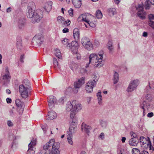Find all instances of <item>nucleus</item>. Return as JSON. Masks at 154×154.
I'll list each match as a JSON object with an SVG mask.
<instances>
[{
    "instance_id": "nucleus-25",
    "label": "nucleus",
    "mask_w": 154,
    "mask_h": 154,
    "mask_svg": "<svg viewBox=\"0 0 154 154\" xmlns=\"http://www.w3.org/2000/svg\"><path fill=\"white\" fill-rule=\"evenodd\" d=\"M76 127L70 126L69 128V132H68V135L70 137L72 136L73 134L76 132Z\"/></svg>"
},
{
    "instance_id": "nucleus-56",
    "label": "nucleus",
    "mask_w": 154,
    "mask_h": 154,
    "mask_svg": "<svg viewBox=\"0 0 154 154\" xmlns=\"http://www.w3.org/2000/svg\"><path fill=\"white\" fill-rule=\"evenodd\" d=\"M6 101L8 103H10L11 102V99L10 98H8L6 99Z\"/></svg>"
},
{
    "instance_id": "nucleus-41",
    "label": "nucleus",
    "mask_w": 154,
    "mask_h": 154,
    "mask_svg": "<svg viewBox=\"0 0 154 154\" xmlns=\"http://www.w3.org/2000/svg\"><path fill=\"white\" fill-rule=\"evenodd\" d=\"M100 122L102 128H106L107 126V123L106 122L101 120L100 121Z\"/></svg>"
},
{
    "instance_id": "nucleus-57",
    "label": "nucleus",
    "mask_w": 154,
    "mask_h": 154,
    "mask_svg": "<svg viewBox=\"0 0 154 154\" xmlns=\"http://www.w3.org/2000/svg\"><path fill=\"white\" fill-rule=\"evenodd\" d=\"M91 97H88L87 98V101L88 103H89L91 100Z\"/></svg>"
},
{
    "instance_id": "nucleus-8",
    "label": "nucleus",
    "mask_w": 154,
    "mask_h": 154,
    "mask_svg": "<svg viewBox=\"0 0 154 154\" xmlns=\"http://www.w3.org/2000/svg\"><path fill=\"white\" fill-rule=\"evenodd\" d=\"M139 83V81L137 79L131 81L130 83L127 91L128 92H131L135 90Z\"/></svg>"
},
{
    "instance_id": "nucleus-36",
    "label": "nucleus",
    "mask_w": 154,
    "mask_h": 154,
    "mask_svg": "<svg viewBox=\"0 0 154 154\" xmlns=\"http://www.w3.org/2000/svg\"><path fill=\"white\" fill-rule=\"evenodd\" d=\"M113 80L114 84H116L118 82L119 80V74L116 72H115L114 74Z\"/></svg>"
},
{
    "instance_id": "nucleus-1",
    "label": "nucleus",
    "mask_w": 154,
    "mask_h": 154,
    "mask_svg": "<svg viewBox=\"0 0 154 154\" xmlns=\"http://www.w3.org/2000/svg\"><path fill=\"white\" fill-rule=\"evenodd\" d=\"M33 2L29 3L28 7L27 8L26 15L28 18L31 19V21L33 23L39 22L42 18L43 16V12L40 9H38L36 11L33 10L31 5H34Z\"/></svg>"
},
{
    "instance_id": "nucleus-63",
    "label": "nucleus",
    "mask_w": 154,
    "mask_h": 154,
    "mask_svg": "<svg viewBox=\"0 0 154 154\" xmlns=\"http://www.w3.org/2000/svg\"><path fill=\"white\" fill-rule=\"evenodd\" d=\"M24 55H22L21 56V57H20V61L22 62H23V59H24Z\"/></svg>"
},
{
    "instance_id": "nucleus-32",
    "label": "nucleus",
    "mask_w": 154,
    "mask_h": 154,
    "mask_svg": "<svg viewBox=\"0 0 154 154\" xmlns=\"http://www.w3.org/2000/svg\"><path fill=\"white\" fill-rule=\"evenodd\" d=\"M54 67V69H57L60 68V66L59 65L57 60L55 58H54L53 59Z\"/></svg>"
},
{
    "instance_id": "nucleus-6",
    "label": "nucleus",
    "mask_w": 154,
    "mask_h": 154,
    "mask_svg": "<svg viewBox=\"0 0 154 154\" xmlns=\"http://www.w3.org/2000/svg\"><path fill=\"white\" fill-rule=\"evenodd\" d=\"M137 12V15L141 19H144L145 18L146 13L143 10V4L138 5L136 6Z\"/></svg>"
},
{
    "instance_id": "nucleus-35",
    "label": "nucleus",
    "mask_w": 154,
    "mask_h": 154,
    "mask_svg": "<svg viewBox=\"0 0 154 154\" xmlns=\"http://www.w3.org/2000/svg\"><path fill=\"white\" fill-rule=\"evenodd\" d=\"M57 21L58 23L62 24H65V20L62 16H60L57 18Z\"/></svg>"
},
{
    "instance_id": "nucleus-7",
    "label": "nucleus",
    "mask_w": 154,
    "mask_h": 154,
    "mask_svg": "<svg viewBox=\"0 0 154 154\" xmlns=\"http://www.w3.org/2000/svg\"><path fill=\"white\" fill-rule=\"evenodd\" d=\"M55 142L54 139H51L43 147V149L45 151H47L45 154H50L51 153V149L52 146L55 144Z\"/></svg>"
},
{
    "instance_id": "nucleus-55",
    "label": "nucleus",
    "mask_w": 154,
    "mask_h": 154,
    "mask_svg": "<svg viewBox=\"0 0 154 154\" xmlns=\"http://www.w3.org/2000/svg\"><path fill=\"white\" fill-rule=\"evenodd\" d=\"M70 23V21L69 20H67L66 21L65 20V24L67 25H69Z\"/></svg>"
},
{
    "instance_id": "nucleus-62",
    "label": "nucleus",
    "mask_w": 154,
    "mask_h": 154,
    "mask_svg": "<svg viewBox=\"0 0 154 154\" xmlns=\"http://www.w3.org/2000/svg\"><path fill=\"white\" fill-rule=\"evenodd\" d=\"M108 49L109 50V51H112L113 50V48L112 47V46L108 47Z\"/></svg>"
},
{
    "instance_id": "nucleus-12",
    "label": "nucleus",
    "mask_w": 154,
    "mask_h": 154,
    "mask_svg": "<svg viewBox=\"0 0 154 154\" xmlns=\"http://www.w3.org/2000/svg\"><path fill=\"white\" fill-rule=\"evenodd\" d=\"M44 38L41 34H37L33 38V40L38 45H41L43 41Z\"/></svg>"
},
{
    "instance_id": "nucleus-11",
    "label": "nucleus",
    "mask_w": 154,
    "mask_h": 154,
    "mask_svg": "<svg viewBox=\"0 0 154 154\" xmlns=\"http://www.w3.org/2000/svg\"><path fill=\"white\" fill-rule=\"evenodd\" d=\"M96 84L93 82L92 80L89 81L86 84L85 89L88 93H91L93 91V88L95 86Z\"/></svg>"
},
{
    "instance_id": "nucleus-5",
    "label": "nucleus",
    "mask_w": 154,
    "mask_h": 154,
    "mask_svg": "<svg viewBox=\"0 0 154 154\" xmlns=\"http://www.w3.org/2000/svg\"><path fill=\"white\" fill-rule=\"evenodd\" d=\"M81 43L83 46L88 50H91L93 49V45L89 39L85 37L82 38Z\"/></svg>"
},
{
    "instance_id": "nucleus-61",
    "label": "nucleus",
    "mask_w": 154,
    "mask_h": 154,
    "mask_svg": "<svg viewBox=\"0 0 154 154\" xmlns=\"http://www.w3.org/2000/svg\"><path fill=\"white\" fill-rule=\"evenodd\" d=\"M24 25V23H21L20 24H19V27L20 28H22L23 26Z\"/></svg>"
},
{
    "instance_id": "nucleus-50",
    "label": "nucleus",
    "mask_w": 154,
    "mask_h": 154,
    "mask_svg": "<svg viewBox=\"0 0 154 154\" xmlns=\"http://www.w3.org/2000/svg\"><path fill=\"white\" fill-rule=\"evenodd\" d=\"M154 115V114L153 112H149L147 114V117H148L150 118L153 116Z\"/></svg>"
},
{
    "instance_id": "nucleus-13",
    "label": "nucleus",
    "mask_w": 154,
    "mask_h": 154,
    "mask_svg": "<svg viewBox=\"0 0 154 154\" xmlns=\"http://www.w3.org/2000/svg\"><path fill=\"white\" fill-rule=\"evenodd\" d=\"M60 146L58 143H56L51 151V154H60V151L59 150Z\"/></svg>"
},
{
    "instance_id": "nucleus-51",
    "label": "nucleus",
    "mask_w": 154,
    "mask_h": 154,
    "mask_svg": "<svg viewBox=\"0 0 154 154\" xmlns=\"http://www.w3.org/2000/svg\"><path fill=\"white\" fill-rule=\"evenodd\" d=\"M112 42L111 41H109L107 44V46L108 47L112 46Z\"/></svg>"
},
{
    "instance_id": "nucleus-49",
    "label": "nucleus",
    "mask_w": 154,
    "mask_h": 154,
    "mask_svg": "<svg viewBox=\"0 0 154 154\" xmlns=\"http://www.w3.org/2000/svg\"><path fill=\"white\" fill-rule=\"evenodd\" d=\"M7 124L8 125L9 127L13 125L12 122L10 120L8 121Z\"/></svg>"
},
{
    "instance_id": "nucleus-34",
    "label": "nucleus",
    "mask_w": 154,
    "mask_h": 154,
    "mask_svg": "<svg viewBox=\"0 0 154 154\" xmlns=\"http://www.w3.org/2000/svg\"><path fill=\"white\" fill-rule=\"evenodd\" d=\"M72 119V122H71L70 126H73L75 127H76L77 119V118L75 116L74 117L71 118Z\"/></svg>"
},
{
    "instance_id": "nucleus-48",
    "label": "nucleus",
    "mask_w": 154,
    "mask_h": 154,
    "mask_svg": "<svg viewBox=\"0 0 154 154\" xmlns=\"http://www.w3.org/2000/svg\"><path fill=\"white\" fill-rule=\"evenodd\" d=\"M24 108H21L18 111L19 114L20 115H21L22 114Z\"/></svg>"
},
{
    "instance_id": "nucleus-9",
    "label": "nucleus",
    "mask_w": 154,
    "mask_h": 154,
    "mask_svg": "<svg viewBox=\"0 0 154 154\" xmlns=\"http://www.w3.org/2000/svg\"><path fill=\"white\" fill-rule=\"evenodd\" d=\"M85 78L82 77L80 78L77 82H75L74 84V91L75 93H77L78 89L85 82Z\"/></svg>"
},
{
    "instance_id": "nucleus-43",
    "label": "nucleus",
    "mask_w": 154,
    "mask_h": 154,
    "mask_svg": "<svg viewBox=\"0 0 154 154\" xmlns=\"http://www.w3.org/2000/svg\"><path fill=\"white\" fill-rule=\"evenodd\" d=\"M132 153L134 154H137L140 152L139 150L137 148H133L132 150Z\"/></svg>"
},
{
    "instance_id": "nucleus-54",
    "label": "nucleus",
    "mask_w": 154,
    "mask_h": 154,
    "mask_svg": "<svg viewBox=\"0 0 154 154\" xmlns=\"http://www.w3.org/2000/svg\"><path fill=\"white\" fill-rule=\"evenodd\" d=\"M59 102L60 103L63 104L64 103V99L63 98H60L59 100Z\"/></svg>"
},
{
    "instance_id": "nucleus-23",
    "label": "nucleus",
    "mask_w": 154,
    "mask_h": 154,
    "mask_svg": "<svg viewBox=\"0 0 154 154\" xmlns=\"http://www.w3.org/2000/svg\"><path fill=\"white\" fill-rule=\"evenodd\" d=\"M73 5L76 8H80L82 5L81 0H72Z\"/></svg>"
},
{
    "instance_id": "nucleus-31",
    "label": "nucleus",
    "mask_w": 154,
    "mask_h": 154,
    "mask_svg": "<svg viewBox=\"0 0 154 154\" xmlns=\"http://www.w3.org/2000/svg\"><path fill=\"white\" fill-rule=\"evenodd\" d=\"M11 79V76L10 74H5L2 76V79L6 82H8Z\"/></svg>"
},
{
    "instance_id": "nucleus-29",
    "label": "nucleus",
    "mask_w": 154,
    "mask_h": 154,
    "mask_svg": "<svg viewBox=\"0 0 154 154\" xmlns=\"http://www.w3.org/2000/svg\"><path fill=\"white\" fill-rule=\"evenodd\" d=\"M99 76L98 74L96 73H94L92 76V78L93 80L92 82H94V83L96 84V82L99 79Z\"/></svg>"
},
{
    "instance_id": "nucleus-20",
    "label": "nucleus",
    "mask_w": 154,
    "mask_h": 154,
    "mask_svg": "<svg viewBox=\"0 0 154 154\" xmlns=\"http://www.w3.org/2000/svg\"><path fill=\"white\" fill-rule=\"evenodd\" d=\"M73 34L74 38L75 40H78L79 38L80 34L79 29L75 28L73 30Z\"/></svg>"
},
{
    "instance_id": "nucleus-64",
    "label": "nucleus",
    "mask_w": 154,
    "mask_h": 154,
    "mask_svg": "<svg viewBox=\"0 0 154 154\" xmlns=\"http://www.w3.org/2000/svg\"><path fill=\"white\" fill-rule=\"evenodd\" d=\"M140 154H149V153L146 151H143Z\"/></svg>"
},
{
    "instance_id": "nucleus-38",
    "label": "nucleus",
    "mask_w": 154,
    "mask_h": 154,
    "mask_svg": "<svg viewBox=\"0 0 154 154\" xmlns=\"http://www.w3.org/2000/svg\"><path fill=\"white\" fill-rule=\"evenodd\" d=\"M54 54L56 57L59 59H61V54L60 51L58 49H56L55 50Z\"/></svg>"
},
{
    "instance_id": "nucleus-4",
    "label": "nucleus",
    "mask_w": 154,
    "mask_h": 154,
    "mask_svg": "<svg viewBox=\"0 0 154 154\" xmlns=\"http://www.w3.org/2000/svg\"><path fill=\"white\" fill-rule=\"evenodd\" d=\"M31 89H28L24 86H19V91L20 95L24 99L28 98L30 94V91Z\"/></svg>"
},
{
    "instance_id": "nucleus-45",
    "label": "nucleus",
    "mask_w": 154,
    "mask_h": 154,
    "mask_svg": "<svg viewBox=\"0 0 154 154\" xmlns=\"http://www.w3.org/2000/svg\"><path fill=\"white\" fill-rule=\"evenodd\" d=\"M73 10L72 8H71L70 10L68 11L69 13L70 16L71 17H72L73 15Z\"/></svg>"
},
{
    "instance_id": "nucleus-40",
    "label": "nucleus",
    "mask_w": 154,
    "mask_h": 154,
    "mask_svg": "<svg viewBox=\"0 0 154 154\" xmlns=\"http://www.w3.org/2000/svg\"><path fill=\"white\" fill-rule=\"evenodd\" d=\"M152 2H151L149 0H147L145 2V8L146 9H149V7L151 5V4H152Z\"/></svg>"
},
{
    "instance_id": "nucleus-2",
    "label": "nucleus",
    "mask_w": 154,
    "mask_h": 154,
    "mask_svg": "<svg viewBox=\"0 0 154 154\" xmlns=\"http://www.w3.org/2000/svg\"><path fill=\"white\" fill-rule=\"evenodd\" d=\"M82 107V106L80 104L76 103L75 101H73L72 103L68 102L67 103L66 109L67 111H71L70 117L71 118H72L74 117L76 113L81 110Z\"/></svg>"
},
{
    "instance_id": "nucleus-30",
    "label": "nucleus",
    "mask_w": 154,
    "mask_h": 154,
    "mask_svg": "<svg viewBox=\"0 0 154 154\" xmlns=\"http://www.w3.org/2000/svg\"><path fill=\"white\" fill-rule=\"evenodd\" d=\"M62 43L64 45H65L67 48H70V43H69L68 39L66 38L62 40Z\"/></svg>"
},
{
    "instance_id": "nucleus-26",
    "label": "nucleus",
    "mask_w": 154,
    "mask_h": 154,
    "mask_svg": "<svg viewBox=\"0 0 154 154\" xmlns=\"http://www.w3.org/2000/svg\"><path fill=\"white\" fill-rule=\"evenodd\" d=\"M52 5V2L51 1H49L45 4V9L47 12L50 11L51 10Z\"/></svg>"
},
{
    "instance_id": "nucleus-60",
    "label": "nucleus",
    "mask_w": 154,
    "mask_h": 154,
    "mask_svg": "<svg viewBox=\"0 0 154 154\" xmlns=\"http://www.w3.org/2000/svg\"><path fill=\"white\" fill-rule=\"evenodd\" d=\"M147 33L146 32H144L143 33V35L144 37H146L147 36Z\"/></svg>"
},
{
    "instance_id": "nucleus-3",
    "label": "nucleus",
    "mask_w": 154,
    "mask_h": 154,
    "mask_svg": "<svg viewBox=\"0 0 154 154\" xmlns=\"http://www.w3.org/2000/svg\"><path fill=\"white\" fill-rule=\"evenodd\" d=\"M103 53L97 55L95 54H91L89 56V62L88 63H87L86 66V67L89 66V64L91 63H95L94 67L95 68H100L103 65L102 63V59L103 58Z\"/></svg>"
},
{
    "instance_id": "nucleus-39",
    "label": "nucleus",
    "mask_w": 154,
    "mask_h": 154,
    "mask_svg": "<svg viewBox=\"0 0 154 154\" xmlns=\"http://www.w3.org/2000/svg\"><path fill=\"white\" fill-rule=\"evenodd\" d=\"M17 46L18 49L20 50L22 48V44L21 43V39L17 41Z\"/></svg>"
},
{
    "instance_id": "nucleus-44",
    "label": "nucleus",
    "mask_w": 154,
    "mask_h": 154,
    "mask_svg": "<svg viewBox=\"0 0 154 154\" xmlns=\"http://www.w3.org/2000/svg\"><path fill=\"white\" fill-rule=\"evenodd\" d=\"M148 24L152 28H154V21L152 20H149L148 22Z\"/></svg>"
},
{
    "instance_id": "nucleus-47",
    "label": "nucleus",
    "mask_w": 154,
    "mask_h": 154,
    "mask_svg": "<svg viewBox=\"0 0 154 154\" xmlns=\"http://www.w3.org/2000/svg\"><path fill=\"white\" fill-rule=\"evenodd\" d=\"M148 18L149 20H153L154 19V15L152 14H150L149 15Z\"/></svg>"
},
{
    "instance_id": "nucleus-10",
    "label": "nucleus",
    "mask_w": 154,
    "mask_h": 154,
    "mask_svg": "<svg viewBox=\"0 0 154 154\" xmlns=\"http://www.w3.org/2000/svg\"><path fill=\"white\" fill-rule=\"evenodd\" d=\"M48 102L49 107L51 109L54 107L55 104L56 103V98L53 96H50L48 98Z\"/></svg>"
},
{
    "instance_id": "nucleus-16",
    "label": "nucleus",
    "mask_w": 154,
    "mask_h": 154,
    "mask_svg": "<svg viewBox=\"0 0 154 154\" xmlns=\"http://www.w3.org/2000/svg\"><path fill=\"white\" fill-rule=\"evenodd\" d=\"M72 51L74 54H77L78 48L77 47V44L76 41H73L71 44H70Z\"/></svg>"
},
{
    "instance_id": "nucleus-22",
    "label": "nucleus",
    "mask_w": 154,
    "mask_h": 154,
    "mask_svg": "<svg viewBox=\"0 0 154 154\" xmlns=\"http://www.w3.org/2000/svg\"><path fill=\"white\" fill-rule=\"evenodd\" d=\"M20 85L24 86L25 88L28 89H32L30 86V83L29 81L27 79L24 80L23 83V84Z\"/></svg>"
},
{
    "instance_id": "nucleus-53",
    "label": "nucleus",
    "mask_w": 154,
    "mask_h": 154,
    "mask_svg": "<svg viewBox=\"0 0 154 154\" xmlns=\"http://www.w3.org/2000/svg\"><path fill=\"white\" fill-rule=\"evenodd\" d=\"M63 33H66L69 32V29L66 28H64L63 30Z\"/></svg>"
},
{
    "instance_id": "nucleus-18",
    "label": "nucleus",
    "mask_w": 154,
    "mask_h": 154,
    "mask_svg": "<svg viewBox=\"0 0 154 154\" xmlns=\"http://www.w3.org/2000/svg\"><path fill=\"white\" fill-rule=\"evenodd\" d=\"M137 138H132L129 141V144L132 146H136L138 142Z\"/></svg>"
},
{
    "instance_id": "nucleus-42",
    "label": "nucleus",
    "mask_w": 154,
    "mask_h": 154,
    "mask_svg": "<svg viewBox=\"0 0 154 154\" xmlns=\"http://www.w3.org/2000/svg\"><path fill=\"white\" fill-rule=\"evenodd\" d=\"M67 139L68 143L72 145H73V143L72 140V136L70 137L69 135H68Z\"/></svg>"
},
{
    "instance_id": "nucleus-28",
    "label": "nucleus",
    "mask_w": 154,
    "mask_h": 154,
    "mask_svg": "<svg viewBox=\"0 0 154 154\" xmlns=\"http://www.w3.org/2000/svg\"><path fill=\"white\" fill-rule=\"evenodd\" d=\"M108 12L110 16H113L116 13V10L115 8H110L108 9Z\"/></svg>"
},
{
    "instance_id": "nucleus-17",
    "label": "nucleus",
    "mask_w": 154,
    "mask_h": 154,
    "mask_svg": "<svg viewBox=\"0 0 154 154\" xmlns=\"http://www.w3.org/2000/svg\"><path fill=\"white\" fill-rule=\"evenodd\" d=\"M82 21H85L91 27H94L95 26V23H93L92 21H90V20H88L87 19L86 16L85 14H82Z\"/></svg>"
},
{
    "instance_id": "nucleus-27",
    "label": "nucleus",
    "mask_w": 154,
    "mask_h": 154,
    "mask_svg": "<svg viewBox=\"0 0 154 154\" xmlns=\"http://www.w3.org/2000/svg\"><path fill=\"white\" fill-rule=\"evenodd\" d=\"M15 103L17 106L19 107L24 108V103L21 102L19 99L16 100Z\"/></svg>"
},
{
    "instance_id": "nucleus-14",
    "label": "nucleus",
    "mask_w": 154,
    "mask_h": 154,
    "mask_svg": "<svg viewBox=\"0 0 154 154\" xmlns=\"http://www.w3.org/2000/svg\"><path fill=\"white\" fill-rule=\"evenodd\" d=\"M36 139H32L30 143L29 144V149L28 150V152H30L31 153H33L35 151L33 150V146L36 144Z\"/></svg>"
},
{
    "instance_id": "nucleus-37",
    "label": "nucleus",
    "mask_w": 154,
    "mask_h": 154,
    "mask_svg": "<svg viewBox=\"0 0 154 154\" xmlns=\"http://www.w3.org/2000/svg\"><path fill=\"white\" fill-rule=\"evenodd\" d=\"M95 15L96 17L98 19L102 18L103 17L101 11L99 10H97L96 11Z\"/></svg>"
},
{
    "instance_id": "nucleus-24",
    "label": "nucleus",
    "mask_w": 154,
    "mask_h": 154,
    "mask_svg": "<svg viewBox=\"0 0 154 154\" xmlns=\"http://www.w3.org/2000/svg\"><path fill=\"white\" fill-rule=\"evenodd\" d=\"M141 106L142 108L143 109V116H144L145 115V108H146L148 109L150 107V104L149 103L144 101Z\"/></svg>"
},
{
    "instance_id": "nucleus-33",
    "label": "nucleus",
    "mask_w": 154,
    "mask_h": 154,
    "mask_svg": "<svg viewBox=\"0 0 154 154\" xmlns=\"http://www.w3.org/2000/svg\"><path fill=\"white\" fill-rule=\"evenodd\" d=\"M97 96L98 101V103L99 105H101L102 103L101 101L102 99V97L101 95V92L100 91H99L97 94Z\"/></svg>"
},
{
    "instance_id": "nucleus-59",
    "label": "nucleus",
    "mask_w": 154,
    "mask_h": 154,
    "mask_svg": "<svg viewBox=\"0 0 154 154\" xmlns=\"http://www.w3.org/2000/svg\"><path fill=\"white\" fill-rule=\"evenodd\" d=\"M121 0H114V2L117 5H118Z\"/></svg>"
},
{
    "instance_id": "nucleus-46",
    "label": "nucleus",
    "mask_w": 154,
    "mask_h": 154,
    "mask_svg": "<svg viewBox=\"0 0 154 154\" xmlns=\"http://www.w3.org/2000/svg\"><path fill=\"white\" fill-rule=\"evenodd\" d=\"M130 134L131 135V136L132 137V138H137V135L134 132H131L130 133Z\"/></svg>"
},
{
    "instance_id": "nucleus-52",
    "label": "nucleus",
    "mask_w": 154,
    "mask_h": 154,
    "mask_svg": "<svg viewBox=\"0 0 154 154\" xmlns=\"http://www.w3.org/2000/svg\"><path fill=\"white\" fill-rule=\"evenodd\" d=\"M5 74H10L8 67H6L5 68Z\"/></svg>"
},
{
    "instance_id": "nucleus-58",
    "label": "nucleus",
    "mask_w": 154,
    "mask_h": 154,
    "mask_svg": "<svg viewBox=\"0 0 154 154\" xmlns=\"http://www.w3.org/2000/svg\"><path fill=\"white\" fill-rule=\"evenodd\" d=\"M11 11V7H9L6 10V12L7 13H9Z\"/></svg>"
},
{
    "instance_id": "nucleus-15",
    "label": "nucleus",
    "mask_w": 154,
    "mask_h": 154,
    "mask_svg": "<svg viewBox=\"0 0 154 154\" xmlns=\"http://www.w3.org/2000/svg\"><path fill=\"white\" fill-rule=\"evenodd\" d=\"M81 128L82 131L86 132L88 135L89 134L90 131L91 129V127L90 126L82 123Z\"/></svg>"
},
{
    "instance_id": "nucleus-19",
    "label": "nucleus",
    "mask_w": 154,
    "mask_h": 154,
    "mask_svg": "<svg viewBox=\"0 0 154 154\" xmlns=\"http://www.w3.org/2000/svg\"><path fill=\"white\" fill-rule=\"evenodd\" d=\"M57 116L56 113L55 112L51 111L48 112L47 119L50 120L54 119Z\"/></svg>"
},
{
    "instance_id": "nucleus-21",
    "label": "nucleus",
    "mask_w": 154,
    "mask_h": 154,
    "mask_svg": "<svg viewBox=\"0 0 154 154\" xmlns=\"http://www.w3.org/2000/svg\"><path fill=\"white\" fill-rule=\"evenodd\" d=\"M140 143H142V144L143 145L144 144H146L147 145H148L151 143L150 140H148L146 138L143 137H140Z\"/></svg>"
}]
</instances>
